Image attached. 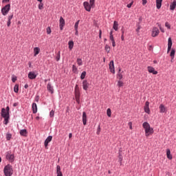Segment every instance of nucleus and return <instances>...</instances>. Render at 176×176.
Returning a JSON list of instances; mask_svg holds the SVG:
<instances>
[{
  "mask_svg": "<svg viewBox=\"0 0 176 176\" xmlns=\"http://www.w3.org/2000/svg\"><path fill=\"white\" fill-rule=\"evenodd\" d=\"M36 76H38V75L35 74L34 72H30L28 73L29 79H35Z\"/></svg>",
  "mask_w": 176,
  "mask_h": 176,
  "instance_id": "nucleus-15",
  "label": "nucleus"
},
{
  "mask_svg": "<svg viewBox=\"0 0 176 176\" xmlns=\"http://www.w3.org/2000/svg\"><path fill=\"white\" fill-rule=\"evenodd\" d=\"M16 80H17V78H12V82H13V83H14V82H16Z\"/></svg>",
  "mask_w": 176,
  "mask_h": 176,
  "instance_id": "nucleus-55",
  "label": "nucleus"
},
{
  "mask_svg": "<svg viewBox=\"0 0 176 176\" xmlns=\"http://www.w3.org/2000/svg\"><path fill=\"white\" fill-rule=\"evenodd\" d=\"M84 7L85 10H87V12H90L91 10V5L90 3H89V2L87 1H85L83 3Z\"/></svg>",
  "mask_w": 176,
  "mask_h": 176,
  "instance_id": "nucleus-7",
  "label": "nucleus"
},
{
  "mask_svg": "<svg viewBox=\"0 0 176 176\" xmlns=\"http://www.w3.org/2000/svg\"><path fill=\"white\" fill-rule=\"evenodd\" d=\"M123 161V156H122V153H119L118 156V162H120V164L122 165V162Z\"/></svg>",
  "mask_w": 176,
  "mask_h": 176,
  "instance_id": "nucleus-29",
  "label": "nucleus"
},
{
  "mask_svg": "<svg viewBox=\"0 0 176 176\" xmlns=\"http://www.w3.org/2000/svg\"><path fill=\"white\" fill-rule=\"evenodd\" d=\"M10 24H11V21L8 20V22H7L8 27H10Z\"/></svg>",
  "mask_w": 176,
  "mask_h": 176,
  "instance_id": "nucleus-56",
  "label": "nucleus"
},
{
  "mask_svg": "<svg viewBox=\"0 0 176 176\" xmlns=\"http://www.w3.org/2000/svg\"><path fill=\"white\" fill-rule=\"evenodd\" d=\"M6 157L7 160H9L11 163H13L14 162V154H12L10 151H8L6 153Z\"/></svg>",
  "mask_w": 176,
  "mask_h": 176,
  "instance_id": "nucleus-5",
  "label": "nucleus"
},
{
  "mask_svg": "<svg viewBox=\"0 0 176 176\" xmlns=\"http://www.w3.org/2000/svg\"><path fill=\"white\" fill-rule=\"evenodd\" d=\"M162 2H163V0H156L157 9H160V8H162Z\"/></svg>",
  "mask_w": 176,
  "mask_h": 176,
  "instance_id": "nucleus-22",
  "label": "nucleus"
},
{
  "mask_svg": "<svg viewBox=\"0 0 176 176\" xmlns=\"http://www.w3.org/2000/svg\"><path fill=\"white\" fill-rule=\"evenodd\" d=\"M17 105H19V103L17 102H15L13 104V107H17Z\"/></svg>",
  "mask_w": 176,
  "mask_h": 176,
  "instance_id": "nucleus-62",
  "label": "nucleus"
},
{
  "mask_svg": "<svg viewBox=\"0 0 176 176\" xmlns=\"http://www.w3.org/2000/svg\"><path fill=\"white\" fill-rule=\"evenodd\" d=\"M69 138H72V133H69Z\"/></svg>",
  "mask_w": 176,
  "mask_h": 176,
  "instance_id": "nucleus-63",
  "label": "nucleus"
},
{
  "mask_svg": "<svg viewBox=\"0 0 176 176\" xmlns=\"http://www.w3.org/2000/svg\"><path fill=\"white\" fill-rule=\"evenodd\" d=\"M41 52V48L36 47L34 48V57H36L38 56V54Z\"/></svg>",
  "mask_w": 176,
  "mask_h": 176,
  "instance_id": "nucleus-19",
  "label": "nucleus"
},
{
  "mask_svg": "<svg viewBox=\"0 0 176 176\" xmlns=\"http://www.w3.org/2000/svg\"><path fill=\"white\" fill-rule=\"evenodd\" d=\"M24 87H25V89H28V84L25 85Z\"/></svg>",
  "mask_w": 176,
  "mask_h": 176,
  "instance_id": "nucleus-64",
  "label": "nucleus"
},
{
  "mask_svg": "<svg viewBox=\"0 0 176 176\" xmlns=\"http://www.w3.org/2000/svg\"><path fill=\"white\" fill-rule=\"evenodd\" d=\"M86 78V72H82L80 75V79L83 80Z\"/></svg>",
  "mask_w": 176,
  "mask_h": 176,
  "instance_id": "nucleus-36",
  "label": "nucleus"
},
{
  "mask_svg": "<svg viewBox=\"0 0 176 176\" xmlns=\"http://www.w3.org/2000/svg\"><path fill=\"white\" fill-rule=\"evenodd\" d=\"M35 101H36V102H38V101H39V96H36Z\"/></svg>",
  "mask_w": 176,
  "mask_h": 176,
  "instance_id": "nucleus-58",
  "label": "nucleus"
},
{
  "mask_svg": "<svg viewBox=\"0 0 176 176\" xmlns=\"http://www.w3.org/2000/svg\"><path fill=\"white\" fill-rule=\"evenodd\" d=\"M52 33V29H50V27H48L47 28V34H50Z\"/></svg>",
  "mask_w": 176,
  "mask_h": 176,
  "instance_id": "nucleus-43",
  "label": "nucleus"
},
{
  "mask_svg": "<svg viewBox=\"0 0 176 176\" xmlns=\"http://www.w3.org/2000/svg\"><path fill=\"white\" fill-rule=\"evenodd\" d=\"M165 27H167L168 30L171 28V26L168 24V22L165 23Z\"/></svg>",
  "mask_w": 176,
  "mask_h": 176,
  "instance_id": "nucleus-46",
  "label": "nucleus"
},
{
  "mask_svg": "<svg viewBox=\"0 0 176 176\" xmlns=\"http://www.w3.org/2000/svg\"><path fill=\"white\" fill-rule=\"evenodd\" d=\"M96 3V0H89V5H91V8H94Z\"/></svg>",
  "mask_w": 176,
  "mask_h": 176,
  "instance_id": "nucleus-35",
  "label": "nucleus"
},
{
  "mask_svg": "<svg viewBox=\"0 0 176 176\" xmlns=\"http://www.w3.org/2000/svg\"><path fill=\"white\" fill-rule=\"evenodd\" d=\"M80 22V20H78L74 25V30H78V27L79 25V23Z\"/></svg>",
  "mask_w": 176,
  "mask_h": 176,
  "instance_id": "nucleus-34",
  "label": "nucleus"
},
{
  "mask_svg": "<svg viewBox=\"0 0 176 176\" xmlns=\"http://www.w3.org/2000/svg\"><path fill=\"white\" fill-rule=\"evenodd\" d=\"M6 138L7 140V141H10L11 138H12V135L10 133H6Z\"/></svg>",
  "mask_w": 176,
  "mask_h": 176,
  "instance_id": "nucleus-30",
  "label": "nucleus"
},
{
  "mask_svg": "<svg viewBox=\"0 0 176 176\" xmlns=\"http://www.w3.org/2000/svg\"><path fill=\"white\" fill-rule=\"evenodd\" d=\"M56 176H63V172H61V166L57 165L56 166Z\"/></svg>",
  "mask_w": 176,
  "mask_h": 176,
  "instance_id": "nucleus-18",
  "label": "nucleus"
},
{
  "mask_svg": "<svg viewBox=\"0 0 176 176\" xmlns=\"http://www.w3.org/2000/svg\"><path fill=\"white\" fill-rule=\"evenodd\" d=\"M158 27L160 28L161 32H164V28H162V25L158 24Z\"/></svg>",
  "mask_w": 176,
  "mask_h": 176,
  "instance_id": "nucleus-44",
  "label": "nucleus"
},
{
  "mask_svg": "<svg viewBox=\"0 0 176 176\" xmlns=\"http://www.w3.org/2000/svg\"><path fill=\"white\" fill-rule=\"evenodd\" d=\"M133 2L131 1L130 3L127 4L126 8H129V9H130V8H131V6H133Z\"/></svg>",
  "mask_w": 176,
  "mask_h": 176,
  "instance_id": "nucleus-49",
  "label": "nucleus"
},
{
  "mask_svg": "<svg viewBox=\"0 0 176 176\" xmlns=\"http://www.w3.org/2000/svg\"><path fill=\"white\" fill-rule=\"evenodd\" d=\"M143 6H145L146 3L148 2L146 0H142Z\"/></svg>",
  "mask_w": 176,
  "mask_h": 176,
  "instance_id": "nucleus-51",
  "label": "nucleus"
},
{
  "mask_svg": "<svg viewBox=\"0 0 176 176\" xmlns=\"http://www.w3.org/2000/svg\"><path fill=\"white\" fill-rule=\"evenodd\" d=\"M166 156L169 159V160H171L173 159V155H171V151H170V148L166 149Z\"/></svg>",
  "mask_w": 176,
  "mask_h": 176,
  "instance_id": "nucleus-20",
  "label": "nucleus"
},
{
  "mask_svg": "<svg viewBox=\"0 0 176 176\" xmlns=\"http://www.w3.org/2000/svg\"><path fill=\"white\" fill-rule=\"evenodd\" d=\"M32 111L33 113H36L38 112V107L36 106V103L35 102L32 104Z\"/></svg>",
  "mask_w": 176,
  "mask_h": 176,
  "instance_id": "nucleus-21",
  "label": "nucleus"
},
{
  "mask_svg": "<svg viewBox=\"0 0 176 176\" xmlns=\"http://www.w3.org/2000/svg\"><path fill=\"white\" fill-rule=\"evenodd\" d=\"M160 113H164L166 112V107H164V104H160Z\"/></svg>",
  "mask_w": 176,
  "mask_h": 176,
  "instance_id": "nucleus-23",
  "label": "nucleus"
},
{
  "mask_svg": "<svg viewBox=\"0 0 176 176\" xmlns=\"http://www.w3.org/2000/svg\"><path fill=\"white\" fill-rule=\"evenodd\" d=\"M110 41H111V42L115 41V39L113 38V35L110 36Z\"/></svg>",
  "mask_w": 176,
  "mask_h": 176,
  "instance_id": "nucleus-53",
  "label": "nucleus"
},
{
  "mask_svg": "<svg viewBox=\"0 0 176 176\" xmlns=\"http://www.w3.org/2000/svg\"><path fill=\"white\" fill-rule=\"evenodd\" d=\"M77 63L78 65H83V61L82 60V58H77Z\"/></svg>",
  "mask_w": 176,
  "mask_h": 176,
  "instance_id": "nucleus-31",
  "label": "nucleus"
},
{
  "mask_svg": "<svg viewBox=\"0 0 176 176\" xmlns=\"http://www.w3.org/2000/svg\"><path fill=\"white\" fill-rule=\"evenodd\" d=\"M100 131H101V127L99 125L98 127L97 132H96V134H98V135H100Z\"/></svg>",
  "mask_w": 176,
  "mask_h": 176,
  "instance_id": "nucleus-48",
  "label": "nucleus"
},
{
  "mask_svg": "<svg viewBox=\"0 0 176 176\" xmlns=\"http://www.w3.org/2000/svg\"><path fill=\"white\" fill-rule=\"evenodd\" d=\"M19 133L23 137L27 136V129H21Z\"/></svg>",
  "mask_w": 176,
  "mask_h": 176,
  "instance_id": "nucleus-25",
  "label": "nucleus"
},
{
  "mask_svg": "<svg viewBox=\"0 0 176 176\" xmlns=\"http://www.w3.org/2000/svg\"><path fill=\"white\" fill-rule=\"evenodd\" d=\"M50 118H53L54 116V111L52 110L50 112Z\"/></svg>",
  "mask_w": 176,
  "mask_h": 176,
  "instance_id": "nucleus-42",
  "label": "nucleus"
},
{
  "mask_svg": "<svg viewBox=\"0 0 176 176\" xmlns=\"http://www.w3.org/2000/svg\"><path fill=\"white\" fill-rule=\"evenodd\" d=\"M38 9H39L40 10H42V9H43V3H40L38 4Z\"/></svg>",
  "mask_w": 176,
  "mask_h": 176,
  "instance_id": "nucleus-40",
  "label": "nucleus"
},
{
  "mask_svg": "<svg viewBox=\"0 0 176 176\" xmlns=\"http://www.w3.org/2000/svg\"><path fill=\"white\" fill-rule=\"evenodd\" d=\"M72 69L74 72H76V71H78V68H76V66H75V65H73Z\"/></svg>",
  "mask_w": 176,
  "mask_h": 176,
  "instance_id": "nucleus-47",
  "label": "nucleus"
},
{
  "mask_svg": "<svg viewBox=\"0 0 176 176\" xmlns=\"http://www.w3.org/2000/svg\"><path fill=\"white\" fill-rule=\"evenodd\" d=\"M144 112L146 113H151V109H149V102L146 101L144 107Z\"/></svg>",
  "mask_w": 176,
  "mask_h": 176,
  "instance_id": "nucleus-12",
  "label": "nucleus"
},
{
  "mask_svg": "<svg viewBox=\"0 0 176 176\" xmlns=\"http://www.w3.org/2000/svg\"><path fill=\"white\" fill-rule=\"evenodd\" d=\"M9 10H10V4H7L1 9V13L3 16H6L9 13Z\"/></svg>",
  "mask_w": 176,
  "mask_h": 176,
  "instance_id": "nucleus-4",
  "label": "nucleus"
},
{
  "mask_svg": "<svg viewBox=\"0 0 176 176\" xmlns=\"http://www.w3.org/2000/svg\"><path fill=\"white\" fill-rule=\"evenodd\" d=\"M82 123L84 126H86L87 123V116L86 115V112L83 111L82 113Z\"/></svg>",
  "mask_w": 176,
  "mask_h": 176,
  "instance_id": "nucleus-17",
  "label": "nucleus"
},
{
  "mask_svg": "<svg viewBox=\"0 0 176 176\" xmlns=\"http://www.w3.org/2000/svg\"><path fill=\"white\" fill-rule=\"evenodd\" d=\"M120 71H121V69H119V72H118V78L120 80H121V79L123 78V74H122V73H120Z\"/></svg>",
  "mask_w": 176,
  "mask_h": 176,
  "instance_id": "nucleus-32",
  "label": "nucleus"
},
{
  "mask_svg": "<svg viewBox=\"0 0 176 176\" xmlns=\"http://www.w3.org/2000/svg\"><path fill=\"white\" fill-rule=\"evenodd\" d=\"M118 86L119 87H122V86H123V82L122 81L119 80L118 82Z\"/></svg>",
  "mask_w": 176,
  "mask_h": 176,
  "instance_id": "nucleus-45",
  "label": "nucleus"
},
{
  "mask_svg": "<svg viewBox=\"0 0 176 176\" xmlns=\"http://www.w3.org/2000/svg\"><path fill=\"white\" fill-rule=\"evenodd\" d=\"M10 109L9 108V106H8V107L5 109V110H6V112H9Z\"/></svg>",
  "mask_w": 176,
  "mask_h": 176,
  "instance_id": "nucleus-59",
  "label": "nucleus"
},
{
  "mask_svg": "<svg viewBox=\"0 0 176 176\" xmlns=\"http://www.w3.org/2000/svg\"><path fill=\"white\" fill-rule=\"evenodd\" d=\"M111 43H112V46L113 47H115V46H116V43L114 41H111Z\"/></svg>",
  "mask_w": 176,
  "mask_h": 176,
  "instance_id": "nucleus-54",
  "label": "nucleus"
},
{
  "mask_svg": "<svg viewBox=\"0 0 176 176\" xmlns=\"http://www.w3.org/2000/svg\"><path fill=\"white\" fill-rule=\"evenodd\" d=\"M75 31H76L75 35L78 36V35H79V32H78V29L75 30Z\"/></svg>",
  "mask_w": 176,
  "mask_h": 176,
  "instance_id": "nucleus-60",
  "label": "nucleus"
},
{
  "mask_svg": "<svg viewBox=\"0 0 176 176\" xmlns=\"http://www.w3.org/2000/svg\"><path fill=\"white\" fill-rule=\"evenodd\" d=\"M47 89L51 94H53L54 93V89L53 88V86H52V84L50 82L47 84Z\"/></svg>",
  "mask_w": 176,
  "mask_h": 176,
  "instance_id": "nucleus-16",
  "label": "nucleus"
},
{
  "mask_svg": "<svg viewBox=\"0 0 176 176\" xmlns=\"http://www.w3.org/2000/svg\"><path fill=\"white\" fill-rule=\"evenodd\" d=\"M1 116L4 118L3 124H8L9 123V119H10V115L9 112L6 111L5 108L1 109Z\"/></svg>",
  "mask_w": 176,
  "mask_h": 176,
  "instance_id": "nucleus-2",
  "label": "nucleus"
},
{
  "mask_svg": "<svg viewBox=\"0 0 176 176\" xmlns=\"http://www.w3.org/2000/svg\"><path fill=\"white\" fill-rule=\"evenodd\" d=\"M52 140H53V136L52 135H49L45 140L44 142V145L45 146V148L47 146V145H49V142H52Z\"/></svg>",
  "mask_w": 176,
  "mask_h": 176,
  "instance_id": "nucleus-11",
  "label": "nucleus"
},
{
  "mask_svg": "<svg viewBox=\"0 0 176 176\" xmlns=\"http://www.w3.org/2000/svg\"><path fill=\"white\" fill-rule=\"evenodd\" d=\"M148 72L153 75H157V71L155 70V68L151 66L147 67Z\"/></svg>",
  "mask_w": 176,
  "mask_h": 176,
  "instance_id": "nucleus-8",
  "label": "nucleus"
},
{
  "mask_svg": "<svg viewBox=\"0 0 176 176\" xmlns=\"http://www.w3.org/2000/svg\"><path fill=\"white\" fill-rule=\"evenodd\" d=\"M170 56L172 60H174V57L175 56V50L172 49Z\"/></svg>",
  "mask_w": 176,
  "mask_h": 176,
  "instance_id": "nucleus-28",
  "label": "nucleus"
},
{
  "mask_svg": "<svg viewBox=\"0 0 176 176\" xmlns=\"http://www.w3.org/2000/svg\"><path fill=\"white\" fill-rule=\"evenodd\" d=\"M137 29H136V32H140V30H141V26L140 25V23L137 25Z\"/></svg>",
  "mask_w": 176,
  "mask_h": 176,
  "instance_id": "nucleus-41",
  "label": "nucleus"
},
{
  "mask_svg": "<svg viewBox=\"0 0 176 176\" xmlns=\"http://www.w3.org/2000/svg\"><path fill=\"white\" fill-rule=\"evenodd\" d=\"M176 8V1H173L172 3H170V10H174Z\"/></svg>",
  "mask_w": 176,
  "mask_h": 176,
  "instance_id": "nucleus-26",
  "label": "nucleus"
},
{
  "mask_svg": "<svg viewBox=\"0 0 176 176\" xmlns=\"http://www.w3.org/2000/svg\"><path fill=\"white\" fill-rule=\"evenodd\" d=\"M107 116H109V118H111V109H107Z\"/></svg>",
  "mask_w": 176,
  "mask_h": 176,
  "instance_id": "nucleus-37",
  "label": "nucleus"
},
{
  "mask_svg": "<svg viewBox=\"0 0 176 176\" xmlns=\"http://www.w3.org/2000/svg\"><path fill=\"white\" fill-rule=\"evenodd\" d=\"M109 69L110 72L112 74H115V64L113 63V60H111L109 63Z\"/></svg>",
  "mask_w": 176,
  "mask_h": 176,
  "instance_id": "nucleus-9",
  "label": "nucleus"
},
{
  "mask_svg": "<svg viewBox=\"0 0 176 176\" xmlns=\"http://www.w3.org/2000/svg\"><path fill=\"white\" fill-rule=\"evenodd\" d=\"M89 82H87V80H84L82 81L83 90H85V91H87V89H89Z\"/></svg>",
  "mask_w": 176,
  "mask_h": 176,
  "instance_id": "nucleus-10",
  "label": "nucleus"
},
{
  "mask_svg": "<svg viewBox=\"0 0 176 176\" xmlns=\"http://www.w3.org/2000/svg\"><path fill=\"white\" fill-rule=\"evenodd\" d=\"M131 124H132L131 122H129V129H130L131 130L133 129V126H132Z\"/></svg>",
  "mask_w": 176,
  "mask_h": 176,
  "instance_id": "nucleus-57",
  "label": "nucleus"
},
{
  "mask_svg": "<svg viewBox=\"0 0 176 176\" xmlns=\"http://www.w3.org/2000/svg\"><path fill=\"white\" fill-rule=\"evenodd\" d=\"M105 50H106V52H107V53H109V52H111V47H109V46L108 45H106Z\"/></svg>",
  "mask_w": 176,
  "mask_h": 176,
  "instance_id": "nucleus-38",
  "label": "nucleus"
},
{
  "mask_svg": "<svg viewBox=\"0 0 176 176\" xmlns=\"http://www.w3.org/2000/svg\"><path fill=\"white\" fill-rule=\"evenodd\" d=\"M173 46V40H171V37H169L168 38V50L167 53L170 52V50H171V47Z\"/></svg>",
  "mask_w": 176,
  "mask_h": 176,
  "instance_id": "nucleus-13",
  "label": "nucleus"
},
{
  "mask_svg": "<svg viewBox=\"0 0 176 176\" xmlns=\"http://www.w3.org/2000/svg\"><path fill=\"white\" fill-rule=\"evenodd\" d=\"M60 51L58 52L57 56H56V61H60Z\"/></svg>",
  "mask_w": 176,
  "mask_h": 176,
  "instance_id": "nucleus-39",
  "label": "nucleus"
},
{
  "mask_svg": "<svg viewBox=\"0 0 176 176\" xmlns=\"http://www.w3.org/2000/svg\"><path fill=\"white\" fill-rule=\"evenodd\" d=\"M14 93H19V85H15L14 87Z\"/></svg>",
  "mask_w": 176,
  "mask_h": 176,
  "instance_id": "nucleus-33",
  "label": "nucleus"
},
{
  "mask_svg": "<svg viewBox=\"0 0 176 176\" xmlns=\"http://www.w3.org/2000/svg\"><path fill=\"white\" fill-rule=\"evenodd\" d=\"M10 0H3L2 2L3 3H5L6 2H9Z\"/></svg>",
  "mask_w": 176,
  "mask_h": 176,
  "instance_id": "nucleus-61",
  "label": "nucleus"
},
{
  "mask_svg": "<svg viewBox=\"0 0 176 176\" xmlns=\"http://www.w3.org/2000/svg\"><path fill=\"white\" fill-rule=\"evenodd\" d=\"M119 27V23H118V21H113V28L115 31H118V28Z\"/></svg>",
  "mask_w": 176,
  "mask_h": 176,
  "instance_id": "nucleus-24",
  "label": "nucleus"
},
{
  "mask_svg": "<svg viewBox=\"0 0 176 176\" xmlns=\"http://www.w3.org/2000/svg\"><path fill=\"white\" fill-rule=\"evenodd\" d=\"M102 34V31L101 30H99V38L101 39V35Z\"/></svg>",
  "mask_w": 176,
  "mask_h": 176,
  "instance_id": "nucleus-52",
  "label": "nucleus"
},
{
  "mask_svg": "<svg viewBox=\"0 0 176 176\" xmlns=\"http://www.w3.org/2000/svg\"><path fill=\"white\" fill-rule=\"evenodd\" d=\"M3 173L5 176L13 175V167L10 164H8L4 167Z\"/></svg>",
  "mask_w": 176,
  "mask_h": 176,
  "instance_id": "nucleus-3",
  "label": "nucleus"
},
{
  "mask_svg": "<svg viewBox=\"0 0 176 176\" xmlns=\"http://www.w3.org/2000/svg\"><path fill=\"white\" fill-rule=\"evenodd\" d=\"M64 25H65V20H64V18H63V16H60L59 19V28L60 31H63Z\"/></svg>",
  "mask_w": 176,
  "mask_h": 176,
  "instance_id": "nucleus-6",
  "label": "nucleus"
},
{
  "mask_svg": "<svg viewBox=\"0 0 176 176\" xmlns=\"http://www.w3.org/2000/svg\"><path fill=\"white\" fill-rule=\"evenodd\" d=\"M142 127L144 129L146 137H149L153 133V128H151V124L148 122H144L142 124Z\"/></svg>",
  "mask_w": 176,
  "mask_h": 176,
  "instance_id": "nucleus-1",
  "label": "nucleus"
},
{
  "mask_svg": "<svg viewBox=\"0 0 176 176\" xmlns=\"http://www.w3.org/2000/svg\"><path fill=\"white\" fill-rule=\"evenodd\" d=\"M12 19H13V14L10 15V16H8V20L11 21H12Z\"/></svg>",
  "mask_w": 176,
  "mask_h": 176,
  "instance_id": "nucleus-50",
  "label": "nucleus"
},
{
  "mask_svg": "<svg viewBox=\"0 0 176 176\" xmlns=\"http://www.w3.org/2000/svg\"><path fill=\"white\" fill-rule=\"evenodd\" d=\"M69 45V49L70 50H72V49H74V41H69L68 43Z\"/></svg>",
  "mask_w": 176,
  "mask_h": 176,
  "instance_id": "nucleus-27",
  "label": "nucleus"
},
{
  "mask_svg": "<svg viewBox=\"0 0 176 176\" xmlns=\"http://www.w3.org/2000/svg\"><path fill=\"white\" fill-rule=\"evenodd\" d=\"M159 29L157 28H153V32H152V36L155 38V36H157L159 35Z\"/></svg>",
  "mask_w": 176,
  "mask_h": 176,
  "instance_id": "nucleus-14",
  "label": "nucleus"
}]
</instances>
